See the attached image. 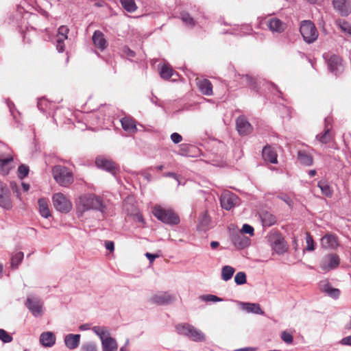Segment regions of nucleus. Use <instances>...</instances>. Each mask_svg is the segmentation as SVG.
Wrapping results in <instances>:
<instances>
[{"label": "nucleus", "instance_id": "1", "mask_svg": "<svg viewBox=\"0 0 351 351\" xmlns=\"http://www.w3.org/2000/svg\"><path fill=\"white\" fill-rule=\"evenodd\" d=\"M78 208L82 211L94 210L104 213L106 209L101 197L93 193H86L79 197Z\"/></svg>", "mask_w": 351, "mask_h": 351}, {"label": "nucleus", "instance_id": "2", "mask_svg": "<svg viewBox=\"0 0 351 351\" xmlns=\"http://www.w3.org/2000/svg\"><path fill=\"white\" fill-rule=\"evenodd\" d=\"M152 213L155 217L162 223L169 225H176L180 223L179 217L171 209H165L160 206H155Z\"/></svg>", "mask_w": 351, "mask_h": 351}, {"label": "nucleus", "instance_id": "3", "mask_svg": "<svg viewBox=\"0 0 351 351\" xmlns=\"http://www.w3.org/2000/svg\"><path fill=\"white\" fill-rule=\"evenodd\" d=\"M54 180L62 186H68L73 182V173L69 169L62 165H56L52 169Z\"/></svg>", "mask_w": 351, "mask_h": 351}, {"label": "nucleus", "instance_id": "4", "mask_svg": "<svg viewBox=\"0 0 351 351\" xmlns=\"http://www.w3.org/2000/svg\"><path fill=\"white\" fill-rule=\"evenodd\" d=\"M300 32L304 40L308 44L314 43L319 35L315 24L309 20L301 22Z\"/></svg>", "mask_w": 351, "mask_h": 351}, {"label": "nucleus", "instance_id": "5", "mask_svg": "<svg viewBox=\"0 0 351 351\" xmlns=\"http://www.w3.org/2000/svg\"><path fill=\"white\" fill-rule=\"evenodd\" d=\"M177 332L182 335L188 337L194 341H203L205 340L204 333L188 324H178L176 326Z\"/></svg>", "mask_w": 351, "mask_h": 351}, {"label": "nucleus", "instance_id": "6", "mask_svg": "<svg viewBox=\"0 0 351 351\" xmlns=\"http://www.w3.org/2000/svg\"><path fill=\"white\" fill-rule=\"evenodd\" d=\"M323 58L327 63L328 70L335 75H339L343 71V65L341 58L330 52L324 53Z\"/></svg>", "mask_w": 351, "mask_h": 351}, {"label": "nucleus", "instance_id": "7", "mask_svg": "<svg viewBox=\"0 0 351 351\" xmlns=\"http://www.w3.org/2000/svg\"><path fill=\"white\" fill-rule=\"evenodd\" d=\"M25 305L36 317H40L43 314L44 304L43 300L37 295H28Z\"/></svg>", "mask_w": 351, "mask_h": 351}, {"label": "nucleus", "instance_id": "8", "mask_svg": "<svg viewBox=\"0 0 351 351\" xmlns=\"http://www.w3.org/2000/svg\"><path fill=\"white\" fill-rule=\"evenodd\" d=\"M53 203L55 208L60 213H67L72 208L71 202L61 193L53 195Z\"/></svg>", "mask_w": 351, "mask_h": 351}, {"label": "nucleus", "instance_id": "9", "mask_svg": "<svg viewBox=\"0 0 351 351\" xmlns=\"http://www.w3.org/2000/svg\"><path fill=\"white\" fill-rule=\"evenodd\" d=\"M270 241L271 248L276 254L281 255L287 251L288 245L280 234L274 235Z\"/></svg>", "mask_w": 351, "mask_h": 351}, {"label": "nucleus", "instance_id": "10", "mask_svg": "<svg viewBox=\"0 0 351 351\" xmlns=\"http://www.w3.org/2000/svg\"><path fill=\"white\" fill-rule=\"evenodd\" d=\"M220 203L222 208L230 210L239 203V197L231 192H225L221 194Z\"/></svg>", "mask_w": 351, "mask_h": 351}, {"label": "nucleus", "instance_id": "11", "mask_svg": "<svg viewBox=\"0 0 351 351\" xmlns=\"http://www.w3.org/2000/svg\"><path fill=\"white\" fill-rule=\"evenodd\" d=\"M340 259L336 254H330L325 256L320 263L322 270L328 271L337 267L339 265Z\"/></svg>", "mask_w": 351, "mask_h": 351}, {"label": "nucleus", "instance_id": "12", "mask_svg": "<svg viewBox=\"0 0 351 351\" xmlns=\"http://www.w3.org/2000/svg\"><path fill=\"white\" fill-rule=\"evenodd\" d=\"M334 10L342 16H348L351 13L350 0H332Z\"/></svg>", "mask_w": 351, "mask_h": 351}, {"label": "nucleus", "instance_id": "13", "mask_svg": "<svg viewBox=\"0 0 351 351\" xmlns=\"http://www.w3.org/2000/svg\"><path fill=\"white\" fill-rule=\"evenodd\" d=\"M320 244L326 250H335L339 245L337 236L332 233L324 234L320 240Z\"/></svg>", "mask_w": 351, "mask_h": 351}, {"label": "nucleus", "instance_id": "14", "mask_svg": "<svg viewBox=\"0 0 351 351\" xmlns=\"http://www.w3.org/2000/svg\"><path fill=\"white\" fill-rule=\"evenodd\" d=\"M95 165L98 168L108 171L112 175H115L117 173L116 164L112 160L104 156L97 157L95 160Z\"/></svg>", "mask_w": 351, "mask_h": 351}, {"label": "nucleus", "instance_id": "15", "mask_svg": "<svg viewBox=\"0 0 351 351\" xmlns=\"http://www.w3.org/2000/svg\"><path fill=\"white\" fill-rule=\"evenodd\" d=\"M0 206L6 210L11 209L12 206L10 191L6 184L2 182H0Z\"/></svg>", "mask_w": 351, "mask_h": 351}, {"label": "nucleus", "instance_id": "16", "mask_svg": "<svg viewBox=\"0 0 351 351\" xmlns=\"http://www.w3.org/2000/svg\"><path fill=\"white\" fill-rule=\"evenodd\" d=\"M319 289L320 291L326 293L334 300L338 299L341 294V291L337 288H333L327 280L319 282Z\"/></svg>", "mask_w": 351, "mask_h": 351}, {"label": "nucleus", "instance_id": "17", "mask_svg": "<svg viewBox=\"0 0 351 351\" xmlns=\"http://www.w3.org/2000/svg\"><path fill=\"white\" fill-rule=\"evenodd\" d=\"M267 25L271 32L279 34L283 32L287 27L286 23L276 17L269 19Z\"/></svg>", "mask_w": 351, "mask_h": 351}, {"label": "nucleus", "instance_id": "18", "mask_svg": "<svg viewBox=\"0 0 351 351\" xmlns=\"http://www.w3.org/2000/svg\"><path fill=\"white\" fill-rule=\"evenodd\" d=\"M14 167L13 166V156H2L0 155V173L3 175H8Z\"/></svg>", "mask_w": 351, "mask_h": 351}, {"label": "nucleus", "instance_id": "19", "mask_svg": "<svg viewBox=\"0 0 351 351\" xmlns=\"http://www.w3.org/2000/svg\"><path fill=\"white\" fill-rule=\"evenodd\" d=\"M92 39L95 47L101 51L108 46V42L105 38L104 34L99 30L94 32Z\"/></svg>", "mask_w": 351, "mask_h": 351}, {"label": "nucleus", "instance_id": "20", "mask_svg": "<svg viewBox=\"0 0 351 351\" xmlns=\"http://www.w3.org/2000/svg\"><path fill=\"white\" fill-rule=\"evenodd\" d=\"M56 335L53 332L47 331L41 333L39 338L40 343L45 348H51L56 343Z\"/></svg>", "mask_w": 351, "mask_h": 351}, {"label": "nucleus", "instance_id": "21", "mask_svg": "<svg viewBox=\"0 0 351 351\" xmlns=\"http://www.w3.org/2000/svg\"><path fill=\"white\" fill-rule=\"evenodd\" d=\"M236 125L237 131L241 135H247L252 131V126L250 123L243 117H238Z\"/></svg>", "mask_w": 351, "mask_h": 351}, {"label": "nucleus", "instance_id": "22", "mask_svg": "<svg viewBox=\"0 0 351 351\" xmlns=\"http://www.w3.org/2000/svg\"><path fill=\"white\" fill-rule=\"evenodd\" d=\"M81 335L80 334H68L65 335L64 341L66 347L69 350L76 349L80 342Z\"/></svg>", "mask_w": 351, "mask_h": 351}, {"label": "nucleus", "instance_id": "23", "mask_svg": "<svg viewBox=\"0 0 351 351\" xmlns=\"http://www.w3.org/2000/svg\"><path fill=\"white\" fill-rule=\"evenodd\" d=\"M262 156L265 161L270 163L276 164L278 162L277 154L270 145H267L263 147Z\"/></svg>", "mask_w": 351, "mask_h": 351}, {"label": "nucleus", "instance_id": "24", "mask_svg": "<svg viewBox=\"0 0 351 351\" xmlns=\"http://www.w3.org/2000/svg\"><path fill=\"white\" fill-rule=\"evenodd\" d=\"M197 85L199 90L203 95L208 96L213 95V85L208 80L197 79Z\"/></svg>", "mask_w": 351, "mask_h": 351}, {"label": "nucleus", "instance_id": "25", "mask_svg": "<svg viewBox=\"0 0 351 351\" xmlns=\"http://www.w3.org/2000/svg\"><path fill=\"white\" fill-rule=\"evenodd\" d=\"M241 309L246 311L247 313H252L257 315H263L264 311L261 308L258 304L256 303H249V302H241L240 303Z\"/></svg>", "mask_w": 351, "mask_h": 351}, {"label": "nucleus", "instance_id": "26", "mask_svg": "<svg viewBox=\"0 0 351 351\" xmlns=\"http://www.w3.org/2000/svg\"><path fill=\"white\" fill-rule=\"evenodd\" d=\"M252 31V28L249 25H234L230 29L223 32V34H230L236 36H243L249 34Z\"/></svg>", "mask_w": 351, "mask_h": 351}, {"label": "nucleus", "instance_id": "27", "mask_svg": "<svg viewBox=\"0 0 351 351\" xmlns=\"http://www.w3.org/2000/svg\"><path fill=\"white\" fill-rule=\"evenodd\" d=\"M232 241L239 249H243L250 245V239L242 234L232 236Z\"/></svg>", "mask_w": 351, "mask_h": 351}, {"label": "nucleus", "instance_id": "28", "mask_svg": "<svg viewBox=\"0 0 351 351\" xmlns=\"http://www.w3.org/2000/svg\"><path fill=\"white\" fill-rule=\"evenodd\" d=\"M260 217L262 221V224L264 227L271 226L276 222V216L268 211L261 213Z\"/></svg>", "mask_w": 351, "mask_h": 351}, {"label": "nucleus", "instance_id": "29", "mask_svg": "<svg viewBox=\"0 0 351 351\" xmlns=\"http://www.w3.org/2000/svg\"><path fill=\"white\" fill-rule=\"evenodd\" d=\"M151 301L158 305H163L171 302L172 298L167 293L156 294L152 297Z\"/></svg>", "mask_w": 351, "mask_h": 351}, {"label": "nucleus", "instance_id": "30", "mask_svg": "<svg viewBox=\"0 0 351 351\" xmlns=\"http://www.w3.org/2000/svg\"><path fill=\"white\" fill-rule=\"evenodd\" d=\"M92 331L102 341L111 337L110 332L107 327L95 326L91 328Z\"/></svg>", "mask_w": 351, "mask_h": 351}, {"label": "nucleus", "instance_id": "31", "mask_svg": "<svg viewBox=\"0 0 351 351\" xmlns=\"http://www.w3.org/2000/svg\"><path fill=\"white\" fill-rule=\"evenodd\" d=\"M123 129L129 132H134L136 131V125L135 121L130 117H125L121 119Z\"/></svg>", "mask_w": 351, "mask_h": 351}, {"label": "nucleus", "instance_id": "32", "mask_svg": "<svg viewBox=\"0 0 351 351\" xmlns=\"http://www.w3.org/2000/svg\"><path fill=\"white\" fill-rule=\"evenodd\" d=\"M102 351H117L118 344L113 337H109L101 342Z\"/></svg>", "mask_w": 351, "mask_h": 351}, {"label": "nucleus", "instance_id": "33", "mask_svg": "<svg viewBox=\"0 0 351 351\" xmlns=\"http://www.w3.org/2000/svg\"><path fill=\"white\" fill-rule=\"evenodd\" d=\"M298 160L302 165L306 166L312 165L313 161L312 156L304 150L298 151Z\"/></svg>", "mask_w": 351, "mask_h": 351}, {"label": "nucleus", "instance_id": "34", "mask_svg": "<svg viewBox=\"0 0 351 351\" xmlns=\"http://www.w3.org/2000/svg\"><path fill=\"white\" fill-rule=\"evenodd\" d=\"M39 213L42 217L48 218L51 216V213L49 208L48 203L45 199L41 198L38 202Z\"/></svg>", "mask_w": 351, "mask_h": 351}, {"label": "nucleus", "instance_id": "35", "mask_svg": "<svg viewBox=\"0 0 351 351\" xmlns=\"http://www.w3.org/2000/svg\"><path fill=\"white\" fill-rule=\"evenodd\" d=\"M38 108L39 110L43 113L48 112V111L51 110L53 106V104L48 101L45 98H41L38 99L37 104Z\"/></svg>", "mask_w": 351, "mask_h": 351}, {"label": "nucleus", "instance_id": "36", "mask_svg": "<svg viewBox=\"0 0 351 351\" xmlns=\"http://www.w3.org/2000/svg\"><path fill=\"white\" fill-rule=\"evenodd\" d=\"M24 257V254L22 252H18L11 256L10 267L12 269H16L19 265L21 263Z\"/></svg>", "mask_w": 351, "mask_h": 351}, {"label": "nucleus", "instance_id": "37", "mask_svg": "<svg viewBox=\"0 0 351 351\" xmlns=\"http://www.w3.org/2000/svg\"><path fill=\"white\" fill-rule=\"evenodd\" d=\"M316 139L324 144L329 143L332 139L330 128L326 127V128L324 129V133L316 135Z\"/></svg>", "mask_w": 351, "mask_h": 351}, {"label": "nucleus", "instance_id": "38", "mask_svg": "<svg viewBox=\"0 0 351 351\" xmlns=\"http://www.w3.org/2000/svg\"><path fill=\"white\" fill-rule=\"evenodd\" d=\"M234 271L235 269L231 266L226 265L223 267L221 269V278L224 281L229 280L230 279L232 278Z\"/></svg>", "mask_w": 351, "mask_h": 351}, {"label": "nucleus", "instance_id": "39", "mask_svg": "<svg viewBox=\"0 0 351 351\" xmlns=\"http://www.w3.org/2000/svg\"><path fill=\"white\" fill-rule=\"evenodd\" d=\"M242 79L243 80L244 82H246V84L248 85L251 89L256 92H258L256 79L252 77L249 75H242Z\"/></svg>", "mask_w": 351, "mask_h": 351}, {"label": "nucleus", "instance_id": "40", "mask_svg": "<svg viewBox=\"0 0 351 351\" xmlns=\"http://www.w3.org/2000/svg\"><path fill=\"white\" fill-rule=\"evenodd\" d=\"M318 187L321 189L322 193L326 197H331L332 195V190L328 184L325 181H319L318 182Z\"/></svg>", "mask_w": 351, "mask_h": 351}, {"label": "nucleus", "instance_id": "41", "mask_svg": "<svg viewBox=\"0 0 351 351\" xmlns=\"http://www.w3.org/2000/svg\"><path fill=\"white\" fill-rule=\"evenodd\" d=\"M123 8L128 12H134L137 6L134 0H121Z\"/></svg>", "mask_w": 351, "mask_h": 351}, {"label": "nucleus", "instance_id": "42", "mask_svg": "<svg viewBox=\"0 0 351 351\" xmlns=\"http://www.w3.org/2000/svg\"><path fill=\"white\" fill-rule=\"evenodd\" d=\"M182 22L187 26L193 27L195 25V21L188 12H183L180 14Z\"/></svg>", "mask_w": 351, "mask_h": 351}, {"label": "nucleus", "instance_id": "43", "mask_svg": "<svg viewBox=\"0 0 351 351\" xmlns=\"http://www.w3.org/2000/svg\"><path fill=\"white\" fill-rule=\"evenodd\" d=\"M173 74V71L171 68L166 64H163L160 69V77L163 79L168 80Z\"/></svg>", "mask_w": 351, "mask_h": 351}, {"label": "nucleus", "instance_id": "44", "mask_svg": "<svg viewBox=\"0 0 351 351\" xmlns=\"http://www.w3.org/2000/svg\"><path fill=\"white\" fill-rule=\"evenodd\" d=\"M82 351H98L97 344L93 341H87L81 346Z\"/></svg>", "mask_w": 351, "mask_h": 351}, {"label": "nucleus", "instance_id": "45", "mask_svg": "<svg viewBox=\"0 0 351 351\" xmlns=\"http://www.w3.org/2000/svg\"><path fill=\"white\" fill-rule=\"evenodd\" d=\"M306 247L305 250L308 252H312L315 250V242L309 232L306 233Z\"/></svg>", "mask_w": 351, "mask_h": 351}, {"label": "nucleus", "instance_id": "46", "mask_svg": "<svg viewBox=\"0 0 351 351\" xmlns=\"http://www.w3.org/2000/svg\"><path fill=\"white\" fill-rule=\"evenodd\" d=\"M337 25L342 32L351 35V25L349 23L346 21H339Z\"/></svg>", "mask_w": 351, "mask_h": 351}, {"label": "nucleus", "instance_id": "47", "mask_svg": "<svg viewBox=\"0 0 351 351\" xmlns=\"http://www.w3.org/2000/svg\"><path fill=\"white\" fill-rule=\"evenodd\" d=\"M234 282L238 285H244L246 282V275L244 272H238L234 276Z\"/></svg>", "mask_w": 351, "mask_h": 351}, {"label": "nucleus", "instance_id": "48", "mask_svg": "<svg viewBox=\"0 0 351 351\" xmlns=\"http://www.w3.org/2000/svg\"><path fill=\"white\" fill-rule=\"evenodd\" d=\"M200 299L205 302H221L223 300L222 298H219L215 295L212 294H208V295H203L200 296Z\"/></svg>", "mask_w": 351, "mask_h": 351}, {"label": "nucleus", "instance_id": "49", "mask_svg": "<svg viewBox=\"0 0 351 351\" xmlns=\"http://www.w3.org/2000/svg\"><path fill=\"white\" fill-rule=\"evenodd\" d=\"M29 167L25 165H21L18 168V176L21 179L26 177L29 173Z\"/></svg>", "mask_w": 351, "mask_h": 351}, {"label": "nucleus", "instance_id": "50", "mask_svg": "<svg viewBox=\"0 0 351 351\" xmlns=\"http://www.w3.org/2000/svg\"><path fill=\"white\" fill-rule=\"evenodd\" d=\"M69 28L66 26L62 25L58 28V34L56 38L62 39H67V34L69 33Z\"/></svg>", "mask_w": 351, "mask_h": 351}, {"label": "nucleus", "instance_id": "51", "mask_svg": "<svg viewBox=\"0 0 351 351\" xmlns=\"http://www.w3.org/2000/svg\"><path fill=\"white\" fill-rule=\"evenodd\" d=\"M0 339L3 343H10L12 341V336L5 330L0 329Z\"/></svg>", "mask_w": 351, "mask_h": 351}, {"label": "nucleus", "instance_id": "52", "mask_svg": "<svg viewBox=\"0 0 351 351\" xmlns=\"http://www.w3.org/2000/svg\"><path fill=\"white\" fill-rule=\"evenodd\" d=\"M281 338L283 341L287 344L293 343V337L292 335L287 331H283L281 334Z\"/></svg>", "mask_w": 351, "mask_h": 351}, {"label": "nucleus", "instance_id": "53", "mask_svg": "<svg viewBox=\"0 0 351 351\" xmlns=\"http://www.w3.org/2000/svg\"><path fill=\"white\" fill-rule=\"evenodd\" d=\"M0 155H2L3 156H12L10 150V148L2 142H0Z\"/></svg>", "mask_w": 351, "mask_h": 351}, {"label": "nucleus", "instance_id": "54", "mask_svg": "<svg viewBox=\"0 0 351 351\" xmlns=\"http://www.w3.org/2000/svg\"><path fill=\"white\" fill-rule=\"evenodd\" d=\"M66 39H62L59 38H56V49L59 52H63L65 49L64 40Z\"/></svg>", "mask_w": 351, "mask_h": 351}, {"label": "nucleus", "instance_id": "55", "mask_svg": "<svg viewBox=\"0 0 351 351\" xmlns=\"http://www.w3.org/2000/svg\"><path fill=\"white\" fill-rule=\"evenodd\" d=\"M10 188L12 190L13 193H14L16 197L21 199L20 196V186L15 182H10Z\"/></svg>", "mask_w": 351, "mask_h": 351}, {"label": "nucleus", "instance_id": "56", "mask_svg": "<svg viewBox=\"0 0 351 351\" xmlns=\"http://www.w3.org/2000/svg\"><path fill=\"white\" fill-rule=\"evenodd\" d=\"M254 228L249 225V224H244L242 227V229H241V232L242 233H245V234H249L250 235H253L254 234Z\"/></svg>", "mask_w": 351, "mask_h": 351}, {"label": "nucleus", "instance_id": "57", "mask_svg": "<svg viewBox=\"0 0 351 351\" xmlns=\"http://www.w3.org/2000/svg\"><path fill=\"white\" fill-rule=\"evenodd\" d=\"M171 139L175 144H178L182 141V136L177 132H173L171 135Z\"/></svg>", "mask_w": 351, "mask_h": 351}, {"label": "nucleus", "instance_id": "58", "mask_svg": "<svg viewBox=\"0 0 351 351\" xmlns=\"http://www.w3.org/2000/svg\"><path fill=\"white\" fill-rule=\"evenodd\" d=\"M7 105H8V107L10 110V114H12V116L13 117V118L14 119H16V114H15V111L16 109H15V106H14V104L11 101H7Z\"/></svg>", "mask_w": 351, "mask_h": 351}, {"label": "nucleus", "instance_id": "59", "mask_svg": "<svg viewBox=\"0 0 351 351\" xmlns=\"http://www.w3.org/2000/svg\"><path fill=\"white\" fill-rule=\"evenodd\" d=\"M123 52L129 58H134L136 55L135 52L127 46L123 47Z\"/></svg>", "mask_w": 351, "mask_h": 351}, {"label": "nucleus", "instance_id": "60", "mask_svg": "<svg viewBox=\"0 0 351 351\" xmlns=\"http://www.w3.org/2000/svg\"><path fill=\"white\" fill-rule=\"evenodd\" d=\"M278 198H279L281 200L284 201L289 206H291L292 200H291V199L287 195L284 194V195H278Z\"/></svg>", "mask_w": 351, "mask_h": 351}, {"label": "nucleus", "instance_id": "61", "mask_svg": "<svg viewBox=\"0 0 351 351\" xmlns=\"http://www.w3.org/2000/svg\"><path fill=\"white\" fill-rule=\"evenodd\" d=\"M188 146L186 145H182L180 149H179L178 154L181 156H188Z\"/></svg>", "mask_w": 351, "mask_h": 351}, {"label": "nucleus", "instance_id": "62", "mask_svg": "<svg viewBox=\"0 0 351 351\" xmlns=\"http://www.w3.org/2000/svg\"><path fill=\"white\" fill-rule=\"evenodd\" d=\"M105 247L106 248L110 251V252H112L114 251V242L112 241H105Z\"/></svg>", "mask_w": 351, "mask_h": 351}, {"label": "nucleus", "instance_id": "63", "mask_svg": "<svg viewBox=\"0 0 351 351\" xmlns=\"http://www.w3.org/2000/svg\"><path fill=\"white\" fill-rule=\"evenodd\" d=\"M340 343H341V344L344 345V346H351V335L343 337L341 340Z\"/></svg>", "mask_w": 351, "mask_h": 351}, {"label": "nucleus", "instance_id": "64", "mask_svg": "<svg viewBox=\"0 0 351 351\" xmlns=\"http://www.w3.org/2000/svg\"><path fill=\"white\" fill-rule=\"evenodd\" d=\"M145 256L147 258L150 263H152L154 260L158 257V255L147 252Z\"/></svg>", "mask_w": 351, "mask_h": 351}]
</instances>
